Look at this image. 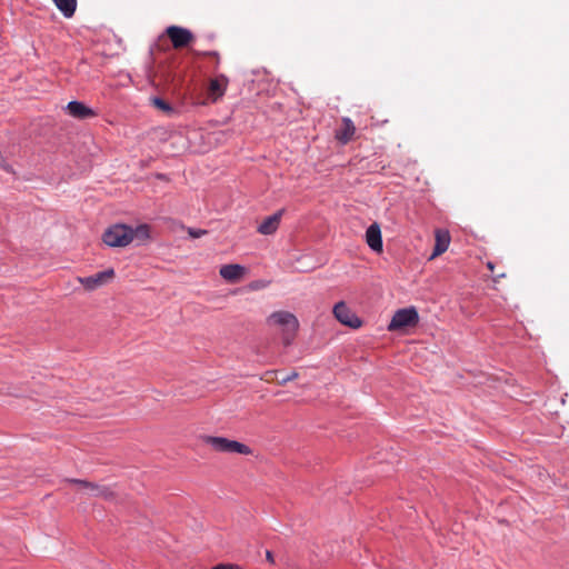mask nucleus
I'll list each match as a JSON object with an SVG mask.
<instances>
[{"label": "nucleus", "instance_id": "obj_19", "mask_svg": "<svg viewBox=\"0 0 569 569\" xmlns=\"http://www.w3.org/2000/svg\"><path fill=\"white\" fill-rule=\"evenodd\" d=\"M0 169H1V170H3L4 172L9 173V174H13V173H14V172H13V170H12V168H11V166H10V164H8V163L4 161V159H3V157H2V154H1V153H0Z\"/></svg>", "mask_w": 569, "mask_h": 569}, {"label": "nucleus", "instance_id": "obj_22", "mask_svg": "<svg viewBox=\"0 0 569 569\" xmlns=\"http://www.w3.org/2000/svg\"><path fill=\"white\" fill-rule=\"evenodd\" d=\"M266 558L270 563L274 562L273 553L269 550L266 551Z\"/></svg>", "mask_w": 569, "mask_h": 569}, {"label": "nucleus", "instance_id": "obj_2", "mask_svg": "<svg viewBox=\"0 0 569 569\" xmlns=\"http://www.w3.org/2000/svg\"><path fill=\"white\" fill-rule=\"evenodd\" d=\"M268 321L281 327L283 345H291L299 328L297 317L288 311H276L269 316Z\"/></svg>", "mask_w": 569, "mask_h": 569}, {"label": "nucleus", "instance_id": "obj_17", "mask_svg": "<svg viewBox=\"0 0 569 569\" xmlns=\"http://www.w3.org/2000/svg\"><path fill=\"white\" fill-rule=\"evenodd\" d=\"M210 90L214 94L222 96L224 88L222 87V84L220 83V81L218 79H214V80H211V82H210Z\"/></svg>", "mask_w": 569, "mask_h": 569}, {"label": "nucleus", "instance_id": "obj_5", "mask_svg": "<svg viewBox=\"0 0 569 569\" xmlns=\"http://www.w3.org/2000/svg\"><path fill=\"white\" fill-rule=\"evenodd\" d=\"M68 482L78 486L89 497L103 498L106 500L113 498V491L109 487L80 479H70Z\"/></svg>", "mask_w": 569, "mask_h": 569}, {"label": "nucleus", "instance_id": "obj_6", "mask_svg": "<svg viewBox=\"0 0 569 569\" xmlns=\"http://www.w3.org/2000/svg\"><path fill=\"white\" fill-rule=\"evenodd\" d=\"M166 33L176 49L183 48L193 40L192 32L189 29L179 26H169L166 29Z\"/></svg>", "mask_w": 569, "mask_h": 569}, {"label": "nucleus", "instance_id": "obj_3", "mask_svg": "<svg viewBox=\"0 0 569 569\" xmlns=\"http://www.w3.org/2000/svg\"><path fill=\"white\" fill-rule=\"evenodd\" d=\"M206 443L211 446V448L218 452H227V453H239V455H250L251 449L239 441L230 440L224 437H212L208 436L204 439Z\"/></svg>", "mask_w": 569, "mask_h": 569}, {"label": "nucleus", "instance_id": "obj_15", "mask_svg": "<svg viewBox=\"0 0 569 569\" xmlns=\"http://www.w3.org/2000/svg\"><path fill=\"white\" fill-rule=\"evenodd\" d=\"M57 8L62 12L66 18H71L74 14L77 0H52Z\"/></svg>", "mask_w": 569, "mask_h": 569}, {"label": "nucleus", "instance_id": "obj_9", "mask_svg": "<svg viewBox=\"0 0 569 569\" xmlns=\"http://www.w3.org/2000/svg\"><path fill=\"white\" fill-rule=\"evenodd\" d=\"M366 242L375 252L382 251V236L380 226L377 222L370 224L366 231Z\"/></svg>", "mask_w": 569, "mask_h": 569}, {"label": "nucleus", "instance_id": "obj_23", "mask_svg": "<svg viewBox=\"0 0 569 569\" xmlns=\"http://www.w3.org/2000/svg\"><path fill=\"white\" fill-rule=\"evenodd\" d=\"M203 54L219 59V53L217 51H207V52H203Z\"/></svg>", "mask_w": 569, "mask_h": 569}, {"label": "nucleus", "instance_id": "obj_8", "mask_svg": "<svg viewBox=\"0 0 569 569\" xmlns=\"http://www.w3.org/2000/svg\"><path fill=\"white\" fill-rule=\"evenodd\" d=\"M113 277L114 271L110 268L89 277H79L78 280L87 290H94L109 282Z\"/></svg>", "mask_w": 569, "mask_h": 569}, {"label": "nucleus", "instance_id": "obj_18", "mask_svg": "<svg viewBox=\"0 0 569 569\" xmlns=\"http://www.w3.org/2000/svg\"><path fill=\"white\" fill-rule=\"evenodd\" d=\"M188 233L191 238L198 239L207 233V230L204 229H194V228H188Z\"/></svg>", "mask_w": 569, "mask_h": 569}, {"label": "nucleus", "instance_id": "obj_13", "mask_svg": "<svg viewBox=\"0 0 569 569\" xmlns=\"http://www.w3.org/2000/svg\"><path fill=\"white\" fill-rule=\"evenodd\" d=\"M244 267L240 264H224L220 268V276L229 281L237 282L244 274Z\"/></svg>", "mask_w": 569, "mask_h": 569}, {"label": "nucleus", "instance_id": "obj_24", "mask_svg": "<svg viewBox=\"0 0 569 569\" xmlns=\"http://www.w3.org/2000/svg\"><path fill=\"white\" fill-rule=\"evenodd\" d=\"M488 268L492 270L493 269V264L491 262H488Z\"/></svg>", "mask_w": 569, "mask_h": 569}, {"label": "nucleus", "instance_id": "obj_14", "mask_svg": "<svg viewBox=\"0 0 569 569\" xmlns=\"http://www.w3.org/2000/svg\"><path fill=\"white\" fill-rule=\"evenodd\" d=\"M450 243V234L447 230H436V243L431 254V259L442 254L447 251Z\"/></svg>", "mask_w": 569, "mask_h": 569}, {"label": "nucleus", "instance_id": "obj_16", "mask_svg": "<svg viewBox=\"0 0 569 569\" xmlns=\"http://www.w3.org/2000/svg\"><path fill=\"white\" fill-rule=\"evenodd\" d=\"M152 103L154 107H157L158 109L162 110L166 113L173 112V108L171 107V104L161 98H158V97L153 98Z\"/></svg>", "mask_w": 569, "mask_h": 569}, {"label": "nucleus", "instance_id": "obj_10", "mask_svg": "<svg viewBox=\"0 0 569 569\" xmlns=\"http://www.w3.org/2000/svg\"><path fill=\"white\" fill-rule=\"evenodd\" d=\"M284 209H280L273 214L267 217L258 227V232L264 236L273 234L280 224Z\"/></svg>", "mask_w": 569, "mask_h": 569}, {"label": "nucleus", "instance_id": "obj_12", "mask_svg": "<svg viewBox=\"0 0 569 569\" xmlns=\"http://www.w3.org/2000/svg\"><path fill=\"white\" fill-rule=\"evenodd\" d=\"M356 127L350 118H342L341 127L336 131V138L342 144L348 143L355 136Z\"/></svg>", "mask_w": 569, "mask_h": 569}, {"label": "nucleus", "instance_id": "obj_1", "mask_svg": "<svg viewBox=\"0 0 569 569\" xmlns=\"http://www.w3.org/2000/svg\"><path fill=\"white\" fill-rule=\"evenodd\" d=\"M149 238V227L139 224L132 228L127 224H114L108 228L103 233V242L109 247H126L134 239L144 241Z\"/></svg>", "mask_w": 569, "mask_h": 569}, {"label": "nucleus", "instance_id": "obj_4", "mask_svg": "<svg viewBox=\"0 0 569 569\" xmlns=\"http://www.w3.org/2000/svg\"><path fill=\"white\" fill-rule=\"evenodd\" d=\"M419 320L417 310L413 307L399 309L395 312L388 330L395 331L406 327L415 326Z\"/></svg>", "mask_w": 569, "mask_h": 569}, {"label": "nucleus", "instance_id": "obj_11", "mask_svg": "<svg viewBox=\"0 0 569 569\" xmlns=\"http://www.w3.org/2000/svg\"><path fill=\"white\" fill-rule=\"evenodd\" d=\"M67 111L77 119H87L96 114L91 108L80 101H70L67 104Z\"/></svg>", "mask_w": 569, "mask_h": 569}, {"label": "nucleus", "instance_id": "obj_21", "mask_svg": "<svg viewBox=\"0 0 569 569\" xmlns=\"http://www.w3.org/2000/svg\"><path fill=\"white\" fill-rule=\"evenodd\" d=\"M297 377H298V373H297V372H292V373H290V375H288V376H286V377H282V378H281V380H280V383H281V385H284V383H287L288 381H291V380H293V379H295V378H297Z\"/></svg>", "mask_w": 569, "mask_h": 569}, {"label": "nucleus", "instance_id": "obj_20", "mask_svg": "<svg viewBox=\"0 0 569 569\" xmlns=\"http://www.w3.org/2000/svg\"><path fill=\"white\" fill-rule=\"evenodd\" d=\"M211 569H240V567L233 566V565H229V563H220V565L214 566Z\"/></svg>", "mask_w": 569, "mask_h": 569}, {"label": "nucleus", "instance_id": "obj_7", "mask_svg": "<svg viewBox=\"0 0 569 569\" xmlns=\"http://www.w3.org/2000/svg\"><path fill=\"white\" fill-rule=\"evenodd\" d=\"M332 311L336 319L342 325L349 326L350 328H359L361 326L359 317H357L343 301L336 303Z\"/></svg>", "mask_w": 569, "mask_h": 569}]
</instances>
